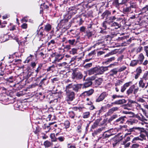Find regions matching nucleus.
Returning a JSON list of instances; mask_svg holds the SVG:
<instances>
[{
	"label": "nucleus",
	"mask_w": 148,
	"mask_h": 148,
	"mask_svg": "<svg viewBox=\"0 0 148 148\" xmlns=\"http://www.w3.org/2000/svg\"><path fill=\"white\" fill-rule=\"evenodd\" d=\"M108 67L107 66H97L89 70L88 71V74L89 75L94 74L97 75H101L108 70Z\"/></svg>",
	"instance_id": "f257e3e1"
},
{
	"label": "nucleus",
	"mask_w": 148,
	"mask_h": 148,
	"mask_svg": "<svg viewBox=\"0 0 148 148\" xmlns=\"http://www.w3.org/2000/svg\"><path fill=\"white\" fill-rule=\"evenodd\" d=\"M66 92V100L67 101H72L75 98V93L71 90L65 91Z\"/></svg>",
	"instance_id": "f03ea898"
},
{
	"label": "nucleus",
	"mask_w": 148,
	"mask_h": 148,
	"mask_svg": "<svg viewBox=\"0 0 148 148\" xmlns=\"http://www.w3.org/2000/svg\"><path fill=\"white\" fill-rule=\"evenodd\" d=\"M112 130L110 129V130L105 131L103 134L102 136L100 137V139H106L109 138L111 136L113 135L114 134H112L111 132V131Z\"/></svg>",
	"instance_id": "7ed1b4c3"
},
{
	"label": "nucleus",
	"mask_w": 148,
	"mask_h": 148,
	"mask_svg": "<svg viewBox=\"0 0 148 148\" xmlns=\"http://www.w3.org/2000/svg\"><path fill=\"white\" fill-rule=\"evenodd\" d=\"M72 75V78L73 79H80L83 77L82 74L80 72H73Z\"/></svg>",
	"instance_id": "20e7f679"
},
{
	"label": "nucleus",
	"mask_w": 148,
	"mask_h": 148,
	"mask_svg": "<svg viewBox=\"0 0 148 148\" xmlns=\"http://www.w3.org/2000/svg\"><path fill=\"white\" fill-rule=\"evenodd\" d=\"M108 95V94L106 92H104L102 93L96 100V102H100L103 101Z\"/></svg>",
	"instance_id": "39448f33"
},
{
	"label": "nucleus",
	"mask_w": 148,
	"mask_h": 148,
	"mask_svg": "<svg viewBox=\"0 0 148 148\" xmlns=\"http://www.w3.org/2000/svg\"><path fill=\"white\" fill-rule=\"evenodd\" d=\"M94 92V90L92 89L88 90L84 92L81 94L80 96L82 97L89 96L91 95Z\"/></svg>",
	"instance_id": "423d86ee"
},
{
	"label": "nucleus",
	"mask_w": 148,
	"mask_h": 148,
	"mask_svg": "<svg viewBox=\"0 0 148 148\" xmlns=\"http://www.w3.org/2000/svg\"><path fill=\"white\" fill-rule=\"evenodd\" d=\"M38 29H39L37 31V34L40 38H41L43 36H45L47 34L46 32H44L42 27H39Z\"/></svg>",
	"instance_id": "0eeeda50"
},
{
	"label": "nucleus",
	"mask_w": 148,
	"mask_h": 148,
	"mask_svg": "<svg viewBox=\"0 0 148 148\" xmlns=\"http://www.w3.org/2000/svg\"><path fill=\"white\" fill-rule=\"evenodd\" d=\"M132 84V82H129L125 83L121 87V91L122 92H124L127 88L130 86V85Z\"/></svg>",
	"instance_id": "6e6552de"
},
{
	"label": "nucleus",
	"mask_w": 148,
	"mask_h": 148,
	"mask_svg": "<svg viewBox=\"0 0 148 148\" xmlns=\"http://www.w3.org/2000/svg\"><path fill=\"white\" fill-rule=\"evenodd\" d=\"M126 100L124 99L119 100H118L114 102H112L111 103V106H112L113 105L117 104L120 105L126 103Z\"/></svg>",
	"instance_id": "1a4fd4ad"
},
{
	"label": "nucleus",
	"mask_w": 148,
	"mask_h": 148,
	"mask_svg": "<svg viewBox=\"0 0 148 148\" xmlns=\"http://www.w3.org/2000/svg\"><path fill=\"white\" fill-rule=\"evenodd\" d=\"M125 118H126V117L125 116H121L116 120L114 122L118 123L119 124H123L125 121Z\"/></svg>",
	"instance_id": "9d476101"
},
{
	"label": "nucleus",
	"mask_w": 148,
	"mask_h": 148,
	"mask_svg": "<svg viewBox=\"0 0 148 148\" xmlns=\"http://www.w3.org/2000/svg\"><path fill=\"white\" fill-rule=\"evenodd\" d=\"M117 18L115 15H114L107 18L106 20L108 21V24L109 25L114 22V21Z\"/></svg>",
	"instance_id": "9b49d317"
},
{
	"label": "nucleus",
	"mask_w": 148,
	"mask_h": 148,
	"mask_svg": "<svg viewBox=\"0 0 148 148\" xmlns=\"http://www.w3.org/2000/svg\"><path fill=\"white\" fill-rule=\"evenodd\" d=\"M68 12L71 15H74L77 12V8L74 7H71L69 8Z\"/></svg>",
	"instance_id": "f8f14e48"
},
{
	"label": "nucleus",
	"mask_w": 148,
	"mask_h": 148,
	"mask_svg": "<svg viewBox=\"0 0 148 148\" xmlns=\"http://www.w3.org/2000/svg\"><path fill=\"white\" fill-rule=\"evenodd\" d=\"M77 40L74 38H71L67 40L66 43L68 42L70 45L72 46H75L77 43Z\"/></svg>",
	"instance_id": "ddd939ff"
},
{
	"label": "nucleus",
	"mask_w": 148,
	"mask_h": 148,
	"mask_svg": "<svg viewBox=\"0 0 148 148\" xmlns=\"http://www.w3.org/2000/svg\"><path fill=\"white\" fill-rule=\"evenodd\" d=\"M136 74H135V78L137 79L142 72V70L140 67H138L135 71Z\"/></svg>",
	"instance_id": "4468645a"
},
{
	"label": "nucleus",
	"mask_w": 148,
	"mask_h": 148,
	"mask_svg": "<svg viewBox=\"0 0 148 148\" xmlns=\"http://www.w3.org/2000/svg\"><path fill=\"white\" fill-rule=\"evenodd\" d=\"M146 82L142 78H141L139 82V86L142 88H145V84Z\"/></svg>",
	"instance_id": "2eb2a0df"
},
{
	"label": "nucleus",
	"mask_w": 148,
	"mask_h": 148,
	"mask_svg": "<svg viewBox=\"0 0 148 148\" xmlns=\"http://www.w3.org/2000/svg\"><path fill=\"white\" fill-rule=\"evenodd\" d=\"M82 85V84H74L73 90L75 92H77L81 89Z\"/></svg>",
	"instance_id": "dca6fc26"
},
{
	"label": "nucleus",
	"mask_w": 148,
	"mask_h": 148,
	"mask_svg": "<svg viewBox=\"0 0 148 148\" xmlns=\"http://www.w3.org/2000/svg\"><path fill=\"white\" fill-rule=\"evenodd\" d=\"M111 27H114L115 29H117L120 27L121 26V25L117 22H114L110 24H109Z\"/></svg>",
	"instance_id": "f3484780"
},
{
	"label": "nucleus",
	"mask_w": 148,
	"mask_h": 148,
	"mask_svg": "<svg viewBox=\"0 0 148 148\" xmlns=\"http://www.w3.org/2000/svg\"><path fill=\"white\" fill-rule=\"evenodd\" d=\"M138 60H137L139 62H140V64H141L145 58L144 56L143 53H140L138 55Z\"/></svg>",
	"instance_id": "a211bd4d"
},
{
	"label": "nucleus",
	"mask_w": 148,
	"mask_h": 148,
	"mask_svg": "<svg viewBox=\"0 0 148 148\" xmlns=\"http://www.w3.org/2000/svg\"><path fill=\"white\" fill-rule=\"evenodd\" d=\"M51 29V25L49 24H47L45 26L44 31L45 32H46V34L50 31Z\"/></svg>",
	"instance_id": "6ab92c4d"
},
{
	"label": "nucleus",
	"mask_w": 148,
	"mask_h": 148,
	"mask_svg": "<svg viewBox=\"0 0 148 148\" xmlns=\"http://www.w3.org/2000/svg\"><path fill=\"white\" fill-rule=\"evenodd\" d=\"M119 108L117 107H114L110 109L108 112V114L110 115L112 114L114 112L118 110Z\"/></svg>",
	"instance_id": "aec40b11"
},
{
	"label": "nucleus",
	"mask_w": 148,
	"mask_h": 148,
	"mask_svg": "<svg viewBox=\"0 0 148 148\" xmlns=\"http://www.w3.org/2000/svg\"><path fill=\"white\" fill-rule=\"evenodd\" d=\"M111 15L110 12L108 10L105 11L102 14V16L104 18L105 17L108 18V16Z\"/></svg>",
	"instance_id": "412c9836"
},
{
	"label": "nucleus",
	"mask_w": 148,
	"mask_h": 148,
	"mask_svg": "<svg viewBox=\"0 0 148 148\" xmlns=\"http://www.w3.org/2000/svg\"><path fill=\"white\" fill-rule=\"evenodd\" d=\"M135 87V86L134 85H132L130 87L128 90H127V91L126 93L128 95H129L132 93Z\"/></svg>",
	"instance_id": "4be33fe9"
},
{
	"label": "nucleus",
	"mask_w": 148,
	"mask_h": 148,
	"mask_svg": "<svg viewBox=\"0 0 148 148\" xmlns=\"http://www.w3.org/2000/svg\"><path fill=\"white\" fill-rule=\"evenodd\" d=\"M144 134L142 133L140 134L139 137L140 138V139H141L140 140L142 141L143 140H145L147 137V133L145 131L144 132Z\"/></svg>",
	"instance_id": "5701e85b"
},
{
	"label": "nucleus",
	"mask_w": 148,
	"mask_h": 148,
	"mask_svg": "<svg viewBox=\"0 0 148 148\" xmlns=\"http://www.w3.org/2000/svg\"><path fill=\"white\" fill-rule=\"evenodd\" d=\"M138 63H139L138 61L137 60H132L131 61L130 65V66L134 67L137 65Z\"/></svg>",
	"instance_id": "b1692460"
},
{
	"label": "nucleus",
	"mask_w": 148,
	"mask_h": 148,
	"mask_svg": "<svg viewBox=\"0 0 148 148\" xmlns=\"http://www.w3.org/2000/svg\"><path fill=\"white\" fill-rule=\"evenodd\" d=\"M57 66L60 68L62 67L66 68L68 66L66 62H64L61 63H59L57 64Z\"/></svg>",
	"instance_id": "393cba45"
},
{
	"label": "nucleus",
	"mask_w": 148,
	"mask_h": 148,
	"mask_svg": "<svg viewBox=\"0 0 148 148\" xmlns=\"http://www.w3.org/2000/svg\"><path fill=\"white\" fill-rule=\"evenodd\" d=\"M103 82L102 79L99 78L95 81V84L97 86H99Z\"/></svg>",
	"instance_id": "a878e982"
},
{
	"label": "nucleus",
	"mask_w": 148,
	"mask_h": 148,
	"mask_svg": "<svg viewBox=\"0 0 148 148\" xmlns=\"http://www.w3.org/2000/svg\"><path fill=\"white\" fill-rule=\"evenodd\" d=\"M135 129V131L137 130L138 132H144L145 131V130L143 128L140 127H134Z\"/></svg>",
	"instance_id": "bb28decb"
},
{
	"label": "nucleus",
	"mask_w": 148,
	"mask_h": 148,
	"mask_svg": "<svg viewBox=\"0 0 148 148\" xmlns=\"http://www.w3.org/2000/svg\"><path fill=\"white\" fill-rule=\"evenodd\" d=\"M108 25H109L108 24V22L106 20L103 22L102 23V27L104 28V29H106L109 28L108 26Z\"/></svg>",
	"instance_id": "cd10ccee"
},
{
	"label": "nucleus",
	"mask_w": 148,
	"mask_h": 148,
	"mask_svg": "<svg viewBox=\"0 0 148 148\" xmlns=\"http://www.w3.org/2000/svg\"><path fill=\"white\" fill-rule=\"evenodd\" d=\"M74 85V84L73 83L69 84L66 86V89L65 91L70 90L69 89L71 88H72L73 89Z\"/></svg>",
	"instance_id": "c85d7f7f"
},
{
	"label": "nucleus",
	"mask_w": 148,
	"mask_h": 148,
	"mask_svg": "<svg viewBox=\"0 0 148 148\" xmlns=\"http://www.w3.org/2000/svg\"><path fill=\"white\" fill-rule=\"evenodd\" d=\"M92 82L91 81H88L85 82L84 84L83 88H87L90 86L92 84Z\"/></svg>",
	"instance_id": "c756f323"
},
{
	"label": "nucleus",
	"mask_w": 148,
	"mask_h": 148,
	"mask_svg": "<svg viewBox=\"0 0 148 148\" xmlns=\"http://www.w3.org/2000/svg\"><path fill=\"white\" fill-rule=\"evenodd\" d=\"M130 7L131 8H137V5L136 2L131 1L130 2Z\"/></svg>",
	"instance_id": "7c9ffc66"
},
{
	"label": "nucleus",
	"mask_w": 148,
	"mask_h": 148,
	"mask_svg": "<svg viewBox=\"0 0 148 148\" xmlns=\"http://www.w3.org/2000/svg\"><path fill=\"white\" fill-rule=\"evenodd\" d=\"M52 144L48 140L45 141L44 143V145L46 147H50Z\"/></svg>",
	"instance_id": "2f4dec72"
},
{
	"label": "nucleus",
	"mask_w": 148,
	"mask_h": 148,
	"mask_svg": "<svg viewBox=\"0 0 148 148\" xmlns=\"http://www.w3.org/2000/svg\"><path fill=\"white\" fill-rule=\"evenodd\" d=\"M141 13H147L148 11V6L146 5L145 6L142 8L141 10Z\"/></svg>",
	"instance_id": "473e14b6"
},
{
	"label": "nucleus",
	"mask_w": 148,
	"mask_h": 148,
	"mask_svg": "<svg viewBox=\"0 0 148 148\" xmlns=\"http://www.w3.org/2000/svg\"><path fill=\"white\" fill-rule=\"evenodd\" d=\"M101 120V119H97L94 123L93 125H92V127H96L98 125Z\"/></svg>",
	"instance_id": "72a5a7b5"
},
{
	"label": "nucleus",
	"mask_w": 148,
	"mask_h": 148,
	"mask_svg": "<svg viewBox=\"0 0 148 148\" xmlns=\"http://www.w3.org/2000/svg\"><path fill=\"white\" fill-rule=\"evenodd\" d=\"M43 65V64H39L38 67L35 70V71L37 73H38L40 71Z\"/></svg>",
	"instance_id": "f704fd0d"
},
{
	"label": "nucleus",
	"mask_w": 148,
	"mask_h": 148,
	"mask_svg": "<svg viewBox=\"0 0 148 148\" xmlns=\"http://www.w3.org/2000/svg\"><path fill=\"white\" fill-rule=\"evenodd\" d=\"M50 138L52 141L55 142L57 140V138L56 137L54 134H51L50 135Z\"/></svg>",
	"instance_id": "c9c22d12"
},
{
	"label": "nucleus",
	"mask_w": 148,
	"mask_h": 148,
	"mask_svg": "<svg viewBox=\"0 0 148 148\" xmlns=\"http://www.w3.org/2000/svg\"><path fill=\"white\" fill-rule=\"evenodd\" d=\"M131 8L129 7H126L123 8V10L124 12L128 13L130 12L131 10Z\"/></svg>",
	"instance_id": "e433bc0d"
},
{
	"label": "nucleus",
	"mask_w": 148,
	"mask_h": 148,
	"mask_svg": "<svg viewBox=\"0 0 148 148\" xmlns=\"http://www.w3.org/2000/svg\"><path fill=\"white\" fill-rule=\"evenodd\" d=\"M55 66L54 65H52L51 66L49 67L47 69V72L51 71L53 72L55 68Z\"/></svg>",
	"instance_id": "4c0bfd02"
},
{
	"label": "nucleus",
	"mask_w": 148,
	"mask_h": 148,
	"mask_svg": "<svg viewBox=\"0 0 148 148\" xmlns=\"http://www.w3.org/2000/svg\"><path fill=\"white\" fill-rule=\"evenodd\" d=\"M90 113L89 112H86L83 114V117L84 118H87L89 117Z\"/></svg>",
	"instance_id": "58836bf2"
},
{
	"label": "nucleus",
	"mask_w": 148,
	"mask_h": 148,
	"mask_svg": "<svg viewBox=\"0 0 148 148\" xmlns=\"http://www.w3.org/2000/svg\"><path fill=\"white\" fill-rule=\"evenodd\" d=\"M122 139V138L120 140H115L114 142L112 143V145L113 147H115L117 145H119V142L120 140H121Z\"/></svg>",
	"instance_id": "ea45409f"
},
{
	"label": "nucleus",
	"mask_w": 148,
	"mask_h": 148,
	"mask_svg": "<svg viewBox=\"0 0 148 148\" xmlns=\"http://www.w3.org/2000/svg\"><path fill=\"white\" fill-rule=\"evenodd\" d=\"M142 78L146 81H148V72L144 73Z\"/></svg>",
	"instance_id": "a19ab883"
},
{
	"label": "nucleus",
	"mask_w": 148,
	"mask_h": 148,
	"mask_svg": "<svg viewBox=\"0 0 148 148\" xmlns=\"http://www.w3.org/2000/svg\"><path fill=\"white\" fill-rule=\"evenodd\" d=\"M118 117V115L116 114L113 115L108 120V121L110 122L114 119Z\"/></svg>",
	"instance_id": "79ce46f5"
},
{
	"label": "nucleus",
	"mask_w": 148,
	"mask_h": 148,
	"mask_svg": "<svg viewBox=\"0 0 148 148\" xmlns=\"http://www.w3.org/2000/svg\"><path fill=\"white\" fill-rule=\"evenodd\" d=\"M115 58L114 57H112L110 58L106 59L105 61V63L110 62L115 60Z\"/></svg>",
	"instance_id": "37998d69"
},
{
	"label": "nucleus",
	"mask_w": 148,
	"mask_h": 148,
	"mask_svg": "<svg viewBox=\"0 0 148 148\" xmlns=\"http://www.w3.org/2000/svg\"><path fill=\"white\" fill-rule=\"evenodd\" d=\"M117 73V71L116 69H113L110 71V75L113 76L114 75L116 74Z\"/></svg>",
	"instance_id": "c03bdc74"
},
{
	"label": "nucleus",
	"mask_w": 148,
	"mask_h": 148,
	"mask_svg": "<svg viewBox=\"0 0 148 148\" xmlns=\"http://www.w3.org/2000/svg\"><path fill=\"white\" fill-rule=\"evenodd\" d=\"M69 115L70 118L72 119H74L75 116V114L72 111H70L69 112Z\"/></svg>",
	"instance_id": "a18cd8bd"
},
{
	"label": "nucleus",
	"mask_w": 148,
	"mask_h": 148,
	"mask_svg": "<svg viewBox=\"0 0 148 148\" xmlns=\"http://www.w3.org/2000/svg\"><path fill=\"white\" fill-rule=\"evenodd\" d=\"M129 102H130L132 105V104L135 103V106H137L138 108H140V105L136 103V101L132 100H130L129 101Z\"/></svg>",
	"instance_id": "49530a36"
},
{
	"label": "nucleus",
	"mask_w": 148,
	"mask_h": 148,
	"mask_svg": "<svg viewBox=\"0 0 148 148\" xmlns=\"http://www.w3.org/2000/svg\"><path fill=\"white\" fill-rule=\"evenodd\" d=\"M105 128L104 127H101V128L98 129L97 130L95 131V133L96 134L99 133L101 132Z\"/></svg>",
	"instance_id": "de8ad7c7"
},
{
	"label": "nucleus",
	"mask_w": 148,
	"mask_h": 148,
	"mask_svg": "<svg viewBox=\"0 0 148 148\" xmlns=\"http://www.w3.org/2000/svg\"><path fill=\"white\" fill-rule=\"evenodd\" d=\"M123 97V95H114L112 96V101H113L114 99L117 98H122Z\"/></svg>",
	"instance_id": "09e8293b"
},
{
	"label": "nucleus",
	"mask_w": 148,
	"mask_h": 148,
	"mask_svg": "<svg viewBox=\"0 0 148 148\" xmlns=\"http://www.w3.org/2000/svg\"><path fill=\"white\" fill-rule=\"evenodd\" d=\"M141 139H140V138L138 137H134L133 138L132 141V143H136V141L138 140H140Z\"/></svg>",
	"instance_id": "8fccbe9b"
},
{
	"label": "nucleus",
	"mask_w": 148,
	"mask_h": 148,
	"mask_svg": "<svg viewBox=\"0 0 148 148\" xmlns=\"http://www.w3.org/2000/svg\"><path fill=\"white\" fill-rule=\"evenodd\" d=\"M64 125L65 127L66 128H67L69 127L70 126V123L68 121H65L64 123Z\"/></svg>",
	"instance_id": "3c124183"
},
{
	"label": "nucleus",
	"mask_w": 148,
	"mask_h": 148,
	"mask_svg": "<svg viewBox=\"0 0 148 148\" xmlns=\"http://www.w3.org/2000/svg\"><path fill=\"white\" fill-rule=\"evenodd\" d=\"M144 50L146 53V55L148 58V46L144 47Z\"/></svg>",
	"instance_id": "603ef678"
},
{
	"label": "nucleus",
	"mask_w": 148,
	"mask_h": 148,
	"mask_svg": "<svg viewBox=\"0 0 148 148\" xmlns=\"http://www.w3.org/2000/svg\"><path fill=\"white\" fill-rule=\"evenodd\" d=\"M103 107H102L100 110L96 112V114H97L98 116H100V114L101 113L102 110L103 109Z\"/></svg>",
	"instance_id": "864d4df0"
},
{
	"label": "nucleus",
	"mask_w": 148,
	"mask_h": 148,
	"mask_svg": "<svg viewBox=\"0 0 148 148\" xmlns=\"http://www.w3.org/2000/svg\"><path fill=\"white\" fill-rule=\"evenodd\" d=\"M32 56H33L31 54H30L29 56L25 60V62H27V63H28V62H29L30 60H32Z\"/></svg>",
	"instance_id": "5fc2aeb1"
},
{
	"label": "nucleus",
	"mask_w": 148,
	"mask_h": 148,
	"mask_svg": "<svg viewBox=\"0 0 148 148\" xmlns=\"http://www.w3.org/2000/svg\"><path fill=\"white\" fill-rule=\"evenodd\" d=\"M81 126L82 125H79L77 126L76 131L77 132L80 133L81 132Z\"/></svg>",
	"instance_id": "6e6d98bb"
},
{
	"label": "nucleus",
	"mask_w": 148,
	"mask_h": 148,
	"mask_svg": "<svg viewBox=\"0 0 148 148\" xmlns=\"http://www.w3.org/2000/svg\"><path fill=\"white\" fill-rule=\"evenodd\" d=\"M143 50V47L141 46H139L138 47L136 50V52L137 53H139L140 52V51H142Z\"/></svg>",
	"instance_id": "4d7b16f0"
},
{
	"label": "nucleus",
	"mask_w": 148,
	"mask_h": 148,
	"mask_svg": "<svg viewBox=\"0 0 148 148\" xmlns=\"http://www.w3.org/2000/svg\"><path fill=\"white\" fill-rule=\"evenodd\" d=\"M55 42L54 40H51L50 42H49L47 44V45L49 47L51 45H53L55 44Z\"/></svg>",
	"instance_id": "13d9d810"
},
{
	"label": "nucleus",
	"mask_w": 148,
	"mask_h": 148,
	"mask_svg": "<svg viewBox=\"0 0 148 148\" xmlns=\"http://www.w3.org/2000/svg\"><path fill=\"white\" fill-rule=\"evenodd\" d=\"M139 145L137 143L133 144L131 148H138L139 147Z\"/></svg>",
	"instance_id": "bf43d9fd"
},
{
	"label": "nucleus",
	"mask_w": 148,
	"mask_h": 148,
	"mask_svg": "<svg viewBox=\"0 0 148 148\" xmlns=\"http://www.w3.org/2000/svg\"><path fill=\"white\" fill-rule=\"evenodd\" d=\"M57 139L60 142H62L64 140L65 138L63 136H60L58 137Z\"/></svg>",
	"instance_id": "052dcab7"
},
{
	"label": "nucleus",
	"mask_w": 148,
	"mask_h": 148,
	"mask_svg": "<svg viewBox=\"0 0 148 148\" xmlns=\"http://www.w3.org/2000/svg\"><path fill=\"white\" fill-rule=\"evenodd\" d=\"M70 52H71V53L74 55L77 53V50L76 49L73 48L72 49L71 51Z\"/></svg>",
	"instance_id": "680f3d73"
},
{
	"label": "nucleus",
	"mask_w": 148,
	"mask_h": 148,
	"mask_svg": "<svg viewBox=\"0 0 148 148\" xmlns=\"http://www.w3.org/2000/svg\"><path fill=\"white\" fill-rule=\"evenodd\" d=\"M122 82V81L121 80H118L115 84V86H119L120 84Z\"/></svg>",
	"instance_id": "e2e57ef3"
},
{
	"label": "nucleus",
	"mask_w": 148,
	"mask_h": 148,
	"mask_svg": "<svg viewBox=\"0 0 148 148\" xmlns=\"http://www.w3.org/2000/svg\"><path fill=\"white\" fill-rule=\"evenodd\" d=\"M126 68L127 67L126 66H123L119 69V71H123L125 70Z\"/></svg>",
	"instance_id": "0e129e2a"
},
{
	"label": "nucleus",
	"mask_w": 148,
	"mask_h": 148,
	"mask_svg": "<svg viewBox=\"0 0 148 148\" xmlns=\"http://www.w3.org/2000/svg\"><path fill=\"white\" fill-rule=\"evenodd\" d=\"M92 64L91 63L86 64L84 66V67L86 68H88L91 67L92 66Z\"/></svg>",
	"instance_id": "69168bd1"
},
{
	"label": "nucleus",
	"mask_w": 148,
	"mask_h": 148,
	"mask_svg": "<svg viewBox=\"0 0 148 148\" xmlns=\"http://www.w3.org/2000/svg\"><path fill=\"white\" fill-rule=\"evenodd\" d=\"M137 101L138 102H140L142 103L145 102V101L141 98H139L137 99Z\"/></svg>",
	"instance_id": "338daca9"
},
{
	"label": "nucleus",
	"mask_w": 148,
	"mask_h": 148,
	"mask_svg": "<svg viewBox=\"0 0 148 148\" xmlns=\"http://www.w3.org/2000/svg\"><path fill=\"white\" fill-rule=\"evenodd\" d=\"M67 148H76L75 145L68 144Z\"/></svg>",
	"instance_id": "774afa93"
}]
</instances>
